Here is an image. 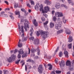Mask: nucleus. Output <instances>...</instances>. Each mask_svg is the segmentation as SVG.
Returning <instances> with one entry per match:
<instances>
[{"label":"nucleus","instance_id":"1","mask_svg":"<svg viewBox=\"0 0 74 74\" xmlns=\"http://www.w3.org/2000/svg\"><path fill=\"white\" fill-rule=\"evenodd\" d=\"M40 11H42V13L45 14L48 12V11H50V8L48 6H46L45 7V10H43V6L41 4L40 5Z\"/></svg>","mask_w":74,"mask_h":74},{"label":"nucleus","instance_id":"2","mask_svg":"<svg viewBox=\"0 0 74 74\" xmlns=\"http://www.w3.org/2000/svg\"><path fill=\"white\" fill-rule=\"evenodd\" d=\"M48 32L47 31H45L42 32L41 33V36L43 38V39H45V38H47L48 37Z\"/></svg>","mask_w":74,"mask_h":74},{"label":"nucleus","instance_id":"3","mask_svg":"<svg viewBox=\"0 0 74 74\" xmlns=\"http://www.w3.org/2000/svg\"><path fill=\"white\" fill-rule=\"evenodd\" d=\"M16 58V56L13 54L10 57H9L8 59H7V60L9 63L11 62L12 61V60H14Z\"/></svg>","mask_w":74,"mask_h":74},{"label":"nucleus","instance_id":"4","mask_svg":"<svg viewBox=\"0 0 74 74\" xmlns=\"http://www.w3.org/2000/svg\"><path fill=\"white\" fill-rule=\"evenodd\" d=\"M42 70H43L42 69V65L41 64L39 65L38 68V72H39V73H42Z\"/></svg>","mask_w":74,"mask_h":74},{"label":"nucleus","instance_id":"5","mask_svg":"<svg viewBox=\"0 0 74 74\" xmlns=\"http://www.w3.org/2000/svg\"><path fill=\"white\" fill-rule=\"evenodd\" d=\"M55 15L57 17H60L61 16H63V14H62V13L59 12H56Z\"/></svg>","mask_w":74,"mask_h":74},{"label":"nucleus","instance_id":"6","mask_svg":"<svg viewBox=\"0 0 74 74\" xmlns=\"http://www.w3.org/2000/svg\"><path fill=\"white\" fill-rule=\"evenodd\" d=\"M62 25L61 24H55V28L57 30H59L60 27H61Z\"/></svg>","mask_w":74,"mask_h":74},{"label":"nucleus","instance_id":"7","mask_svg":"<svg viewBox=\"0 0 74 74\" xmlns=\"http://www.w3.org/2000/svg\"><path fill=\"white\" fill-rule=\"evenodd\" d=\"M66 65L67 66H69V68L71 69V70L72 69V68H71V62L70 61L68 60L67 61L66 63Z\"/></svg>","mask_w":74,"mask_h":74},{"label":"nucleus","instance_id":"8","mask_svg":"<svg viewBox=\"0 0 74 74\" xmlns=\"http://www.w3.org/2000/svg\"><path fill=\"white\" fill-rule=\"evenodd\" d=\"M65 33L66 34H71V31L69 29H67L65 31Z\"/></svg>","mask_w":74,"mask_h":74},{"label":"nucleus","instance_id":"9","mask_svg":"<svg viewBox=\"0 0 74 74\" xmlns=\"http://www.w3.org/2000/svg\"><path fill=\"white\" fill-rule=\"evenodd\" d=\"M39 42H40L39 40L38 39L35 40L34 42V43L35 45L38 44H39Z\"/></svg>","mask_w":74,"mask_h":74},{"label":"nucleus","instance_id":"10","mask_svg":"<svg viewBox=\"0 0 74 74\" xmlns=\"http://www.w3.org/2000/svg\"><path fill=\"white\" fill-rule=\"evenodd\" d=\"M18 53L21 55H23V54L24 53V51L23 49H19L18 51Z\"/></svg>","mask_w":74,"mask_h":74},{"label":"nucleus","instance_id":"11","mask_svg":"<svg viewBox=\"0 0 74 74\" xmlns=\"http://www.w3.org/2000/svg\"><path fill=\"white\" fill-rule=\"evenodd\" d=\"M33 23L35 26H38V23L36 22V20L34 19L33 21Z\"/></svg>","mask_w":74,"mask_h":74},{"label":"nucleus","instance_id":"12","mask_svg":"<svg viewBox=\"0 0 74 74\" xmlns=\"http://www.w3.org/2000/svg\"><path fill=\"white\" fill-rule=\"evenodd\" d=\"M65 64H64V62L63 60H62L61 62L60 63V67H62V66H64Z\"/></svg>","mask_w":74,"mask_h":74},{"label":"nucleus","instance_id":"13","mask_svg":"<svg viewBox=\"0 0 74 74\" xmlns=\"http://www.w3.org/2000/svg\"><path fill=\"white\" fill-rule=\"evenodd\" d=\"M24 25H25V26L24 27V29L26 31V30H27V27L29 28V25L27 23H24Z\"/></svg>","mask_w":74,"mask_h":74},{"label":"nucleus","instance_id":"14","mask_svg":"<svg viewBox=\"0 0 74 74\" xmlns=\"http://www.w3.org/2000/svg\"><path fill=\"white\" fill-rule=\"evenodd\" d=\"M21 32L22 33H23V34L21 36V37H24V31L23 30V26H21Z\"/></svg>","mask_w":74,"mask_h":74},{"label":"nucleus","instance_id":"15","mask_svg":"<svg viewBox=\"0 0 74 74\" xmlns=\"http://www.w3.org/2000/svg\"><path fill=\"white\" fill-rule=\"evenodd\" d=\"M66 58H69V53L67 51H65L64 53Z\"/></svg>","mask_w":74,"mask_h":74},{"label":"nucleus","instance_id":"16","mask_svg":"<svg viewBox=\"0 0 74 74\" xmlns=\"http://www.w3.org/2000/svg\"><path fill=\"white\" fill-rule=\"evenodd\" d=\"M68 39L69 40L68 41L69 42H71L73 41V37H72V36H69Z\"/></svg>","mask_w":74,"mask_h":74},{"label":"nucleus","instance_id":"17","mask_svg":"<svg viewBox=\"0 0 74 74\" xmlns=\"http://www.w3.org/2000/svg\"><path fill=\"white\" fill-rule=\"evenodd\" d=\"M45 4H46L47 5H51V2L49 1L48 0L45 1Z\"/></svg>","mask_w":74,"mask_h":74},{"label":"nucleus","instance_id":"18","mask_svg":"<svg viewBox=\"0 0 74 74\" xmlns=\"http://www.w3.org/2000/svg\"><path fill=\"white\" fill-rule=\"evenodd\" d=\"M54 24L53 23H52V22H50V27L51 28H52V27H53L54 26Z\"/></svg>","mask_w":74,"mask_h":74},{"label":"nucleus","instance_id":"19","mask_svg":"<svg viewBox=\"0 0 74 74\" xmlns=\"http://www.w3.org/2000/svg\"><path fill=\"white\" fill-rule=\"evenodd\" d=\"M40 7V5H38L35 6V8L37 10V11H38V9H39V7Z\"/></svg>","mask_w":74,"mask_h":74},{"label":"nucleus","instance_id":"20","mask_svg":"<svg viewBox=\"0 0 74 74\" xmlns=\"http://www.w3.org/2000/svg\"><path fill=\"white\" fill-rule=\"evenodd\" d=\"M48 66H49V70H51L52 69V66L50 64H47Z\"/></svg>","mask_w":74,"mask_h":74},{"label":"nucleus","instance_id":"21","mask_svg":"<svg viewBox=\"0 0 74 74\" xmlns=\"http://www.w3.org/2000/svg\"><path fill=\"white\" fill-rule=\"evenodd\" d=\"M63 32V29H61V30H60L58 31L57 33L58 34H60V33H62V32Z\"/></svg>","mask_w":74,"mask_h":74},{"label":"nucleus","instance_id":"22","mask_svg":"<svg viewBox=\"0 0 74 74\" xmlns=\"http://www.w3.org/2000/svg\"><path fill=\"white\" fill-rule=\"evenodd\" d=\"M48 23V21H46L45 23H43L44 27H46Z\"/></svg>","mask_w":74,"mask_h":74},{"label":"nucleus","instance_id":"23","mask_svg":"<svg viewBox=\"0 0 74 74\" xmlns=\"http://www.w3.org/2000/svg\"><path fill=\"white\" fill-rule=\"evenodd\" d=\"M27 55V53H24L23 55L22 56V58H25V57H26V56Z\"/></svg>","mask_w":74,"mask_h":74},{"label":"nucleus","instance_id":"24","mask_svg":"<svg viewBox=\"0 0 74 74\" xmlns=\"http://www.w3.org/2000/svg\"><path fill=\"white\" fill-rule=\"evenodd\" d=\"M55 7L56 8L58 9V8H60V4H57L56 5Z\"/></svg>","mask_w":74,"mask_h":74},{"label":"nucleus","instance_id":"25","mask_svg":"<svg viewBox=\"0 0 74 74\" xmlns=\"http://www.w3.org/2000/svg\"><path fill=\"white\" fill-rule=\"evenodd\" d=\"M61 7H64L65 8V9H67V7L65 5L63 4H61Z\"/></svg>","mask_w":74,"mask_h":74},{"label":"nucleus","instance_id":"26","mask_svg":"<svg viewBox=\"0 0 74 74\" xmlns=\"http://www.w3.org/2000/svg\"><path fill=\"white\" fill-rule=\"evenodd\" d=\"M63 22L64 23H66V19H65V17H64L62 18Z\"/></svg>","mask_w":74,"mask_h":74},{"label":"nucleus","instance_id":"27","mask_svg":"<svg viewBox=\"0 0 74 74\" xmlns=\"http://www.w3.org/2000/svg\"><path fill=\"white\" fill-rule=\"evenodd\" d=\"M36 51V49H33L31 50L32 53H34V52H35Z\"/></svg>","mask_w":74,"mask_h":74},{"label":"nucleus","instance_id":"28","mask_svg":"<svg viewBox=\"0 0 74 74\" xmlns=\"http://www.w3.org/2000/svg\"><path fill=\"white\" fill-rule=\"evenodd\" d=\"M27 62H32V63H33V60L31 59H29L28 60H27Z\"/></svg>","mask_w":74,"mask_h":74},{"label":"nucleus","instance_id":"29","mask_svg":"<svg viewBox=\"0 0 74 74\" xmlns=\"http://www.w3.org/2000/svg\"><path fill=\"white\" fill-rule=\"evenodd\" d=\"M22 44L21 43L19 42H18V47H19L20 48H21L22 47Z\"/></svg>","mask_w":74,"mask_h":74},{"label":"nucleus","instance_id":"30","mask_svg":"<svg viewBox=\"0 0 74 74\" xmlns=\"http://www.w3.org/2000/svg\"><path fill=\"white\" fill-rule=\"evenodd\" d=\"M69 48V49H71L72 47V43H70L68 45Z\"/></svg>","mask_w":74,"mask_h":74},{"label":"nucleus","instance_id":"31","mask_svg":"<svg viewBox=\"0 0 74 74\" xmlns=\"http://www.w3.org/2000/svg\"><path fill=\"white\" fill-rule=\"evenodd\" d=\"M59 55L60 57H62V56L63 55V53L62 52V51H60L59 54Z\"/></svg>","mask_w":74,"mask_h":74},{"label":"nucleus","instance_id":"32","mask_svg":"<svg viewBox=\"0 0 74 74\" xmlns=\"http://www.w3.org/2000/svg\"><path fill=\"white\" fill-rule=\"evenodd\" d=\"M20 60H21L20 59H19V60H17L15 62V64H19V62H20Z\"/></svg>","mask_w":74,"mask_h":74},{"label":"nucleus","instance_id":"33","mask_svg":"<svg viewBox=\"0 0 74 74\" xmlns=\"http://www.w3.org/2000/svg\"><path fill=\"white\" fill-rule=\"evenodd\" d=\"M15 13L16 15H19L20 14V12L18 11H16Z\"/></svg>","mask_w":74,"mask_h":74},{"label":"nucleus","instance_id":"34","mask_svg":"<svg viewBox=\"0 0 74 74\" xmlns=\"http://www.w3.org/2000/svg\"><path fill=\"white\" fill-rule=\"evenodd\" d=\"M53 21L54 22L56 21V17L55 16H54L53 17Z\"/></svg>","mask_w":74,"mask_h":74},{"label":"nucleus","instance_id":"35","mask_svg":"<svg viewBox=\"0 0 74 74\" xmlns=\"http://www.w3.org/2000/svg\"><path fill=\"white\" fill-rule=\"evenodd\" d=\"M21 58V56L20 54H18V59H20Z\"/></svg>","mask_w":74,"mask_h":74},{"label":"nucleus","instance_id":"36","mask_svg":"<svg viewBox=\"0 0 74 74\" xmlns=\"http://www.w3.org/2000/svg\"><path fill=\"white\" fill-rule=\"evenodd\" d=\"M56 73H57V74H60V73H61V71H56Z\"/></svg>","mask_w":74,"mask_h":74},{"label":"nucleus","instance_id":"37","mask_svg":"<svg viewBox=\"0 0 74 74\" xmlns=\"http://www.w3.org/2000/svg\"><path fill=\"white\" fill-rule=\"evenodd\" d=\"M31 5H34V3L33 1H31Z\"/></svg>","mask_w":74,"mask_h":74},{"label":"nucleus","instance_id":"38","mask_svg":"<svg viewBox=\"0 0 74 74\" xmlns=\"http://www.w3.org/2000/svg\"><path fill=\"white\" fill-rule=\"evenodd\" d=\"M71 0H67L69 4H71V3L72 2V1H71Z\"/></svg>","mask_w":74,"mask_h":74},{"label":"nucleus","instance_id":"39","mask_svg":"<svg viewBox=\"0 0 74 74\" xmlns=\"http://www.w3.org/2000/svg\"><path fill=\"white\" fill-rule=\"evenodd\" d=\"M5 13V12H1V14L3 16V15H4L5 14H4Z\"/></svg>","mask_w":74,"mask_h":74},{"label":"nucleus","instance_id":"40","mask_svg":"<svg viewBox=\"0 0 74 74\" xmlns=\"http://www.w3.org/2000/svg\"><path fill=\"white\" fill-rule=\"evenodd\" d=\"M30 40H34V37L33 36H32L30 38Z\"/></svg>","mask_w":74,"mask_h":74},{"label":"nucleus","instance_id":"41","mask_svg":"<svg viewBox=\"0 0 74 74\" xmlns=\"http://www.w3.org/2000/svg\"><path fill=\"white\" fill-rule=\"evenodd\" d=\"M33 28H31L30 30V32L31 33H33Z\"/></svg>","mask_w":74,"mask_h":74},{"label":"nucleus","instance_id":"42","mask_svg":"<svg viewBox=\"0 0 74 74\" xmlns=\"http://www.w3.org/2000/svg\"><path fill=\"white\" fill-rule=\"evenodd\" d=\"M8 71H4V74H8Z\"/></svg>","mask_w":74,"mask_h":74},{"label":"nucleus","instance_id":"43","mask_svg":"<svg viewBox=\"0 0 74 74\" xmlns=\"http://www.w3.org/2000/svg\"><path fill=\"white\" fill-rule=\"evenodd\" d=\"M59 47H58L56 51H55V53L57 51H58V50H59Z\"/></svg>","mask_w":74,"mask_h":74},{"label":"nucleus","instance_id":"44","mask_svg":"<svg viewBox=\"0 0 74 74\" xmlns=\"http://www.w3.org/2000/svg\"><path fill=\"white\" fill-rule=\"evenodd\" d=\"M42 20V21L43 22L45 21V18L44 17H42L41 18Z\"/></svg>","mask_w":74,"mask_h":74},{"label":"nucleus","instance_id":"45","mask_svg":"<svg viewBox=\"0 0 74 74\" xmlns=\"http://www.w3.org/2000/svg\"><path fill=\"white\" fill-rule=\"evenodd\" d=\"M3 17H8V15L7 14H5L3 15Z\"/></svg>","mask_w":74,"mask_h":74},{"label":"nucleus","instance_id":"46","mask_svg":"<svg viewBox=\"0 0 74 74\" xmlns=\"http://www.w3.org/2000/svg\"><path fill=\"white\" fill-rule=\"evenodd\" d=\"M10 17L11 18V19H14V16H11V15H10Z\"/></svg>","mask_w":74,"mask_h":74},{"label":"nucleus","instance_id":"47","mask_svg":"<svg viewBox=\"0 0 74 74\" xmlns=\"http://www.w3.org/2000/svg\"><path fill=\"white\" fill-rule=\"evenodd\" d=\"M14 7L15 8H17L18 7V4H14Z\"/></svg>","mask_w":74,"mask_h":74},{"label":"nucleus","instance_id":"48","mask_svg":"<svg viewBox=\"0 0 74 74\" xmlns=\"http://www.w3.org/2000/svg\"><path fill=\"white\" fill-rule=\"evenodd\" d=\"M36 35L37 36H40V33H39V32L37 31Z\"/></svg>","mask_w":74,"mask_h":74},{"label":"nucleus","instance_id":"49","mask_svg":"<svg viewBox=\"0 0 74 74\" xmlns=\"http://www.w3.org/2000/svg\"><path fill=\"white\" fill-rule=\"evenodd\" d=\"M18 28L19 29V32H20V31L21 30V27L20 26L18 25Z\"/></svg>","mask_w":74,"mask_h":74},{"label":"nucleus","instance_id":"50","mask_svg":"<svg viewBox=\"0 0 74 74\" xmlns=\"http://www.w3.org/2000/svg\"><path fill=\"white\" fill-rule=\"evenodd\" d=\"M17 51H18V50H17V49H15L14 51V53H16L17 52Z\"/></svg>","mask_w":74,"mask_h":74},{"label":"nucleus","instance_id":"51","mask_svg":"<svg viewBox=\"0 0 74 74\" xmlns=\"http://www.w3.org/2000/svg\"><path fill=\"white\" fill-rule=\"evenodd\" d=\"M27 7H30V4L29 3H28L27 4Z\"/></svg>","mask_w":74,"mask_h":74},{"label":"nucleus","instance_id":"52","mask_svg":"<svg viewBox=\"0 0 74 74\" xmlns=\"http://www.w3.org/2000/svg\"><path fill=\"white\" fill-rule=\"evenodd\" d=\"M21 11H23V12H25V10L24 9H21Z\"/></svg>","mask_w":74,"mask_h":74},{"label":"nucleus","instance_id":"53","mask_svg":"<svg viewBox=\"0 0 74 74\" xmlns=\"http://www.w3.org/2000/svg\"><path fill=\"white\" fill-rule=\"evenodd\" d=\"M27 66L25 65V70L26 71H27Z\"/></svg>","mask_w":74,"mask_h":74},{"label":"nucleus","instance_id":"54","mask_svg":"<svg viewBox=\"0 0 74 74\" xmlns=\"http://www.w3.org/2000/svg\"><path fill=\"white\" fill-rule=\"evenodd\" d=\"M4 2L5 3H6V4L8 5V1H5Z\"/></svg>","mask_w":74,"mask_h":74},{"label":"nucleus","instance_id":"55","mask_svg":"<svg viewBox=\"0 0 74 74\" xmlns=\"http://www.w3.org/2000/svg\"><path fill=\"white\" fill-rule=\"evenodd\" d=\"M43 15L45 16L46 18H47V16H48V15H47V14H43Z\"/></svg>","mask_w":74,"mask_h":74},{"label":"nucleus","instance_id":"56","mask_svg":"<svg viewBox=\"0 0 74 74\" xmlns=\"http://www.w3.org/2000/svg\"><path fill=\"white\" fill-rule=\"evenodd\" d=\"M39 48H40L39 47H38V48H37L36 50H37L38 51H40V49H39Z\"/></svg>","mask_w":74,"mask_h":74},{"label":"nucleus","instance_id":"57","mask_svg":"<svg viewBox=\"0 0 74 74\" xmlns=\"http://www.w3.org/2000/svg\"><path fill=\"white\" fill-rule=\"evenodd\" d=\"M51 57L50 56H48L47 58V59H51Z\"/></svg>","mask_w":74,"mask_h":74},{"label":"nucleus","instance_id":"58","mask_svg":"<svg viewBox=\"0 0 74 74\" xmlns=\"http://www.w3.org/2000/svg\"><path fill=\"white\" fill-rule=\"evenodd\" d=\"M52 14H55V11L54 10H53L52 11Z\"/></svg>","mask_w":74,"mask_h":74},{"label":"nucleus","instance_id":"59","mask_svg":"<svg viewBox=\"0 0 74 74\" xmlns=\"http://www.w3.org/2000/svg\"><path fill=\"white\" fill-rule=\"evenodd\" d=\"M38 56H36L35 57V59H38Z\"/></svg>","mask_w":74,"mask_h":74},{"label":"nucleus","instance_id":"60","mask_svg":"<svg viewBox=\"0 0 74 74\" xmlns=\"http://www.w3.org/2000/svg\"><path fill=\"white\" fill-rule=\"evenodd\" d=\"M28 49H29V53H28V54H30V49H29V48H28Z\"/></svg>","mask_w":74,"mask_h":74},{"label":"nucleus","instance_id":"61","mask_svg":"<svg viewBox=\"0 0 74 74\" xmlns=\"http://www.w3.org/2000/svg\"><path fill=\"white\" fill-rule=\"evenodd\" d=\"M40 51H38V55H40Z\"/></svg>","mask_w":74,"mask_h":74},{"label":"nucleus","instance_id":"62","mask_svg":"<svg viewBox=\"0 0 74 74\" xmlns=\"http://www.w3.org/2000/svg\"><path fill=\"white\" fill-rule=\"evenodd\" d=\"M51 74H55V72L54 71H52L51 72Z\"/></svg>","mask_w":74,"mask_h":74},{"label":"nucleus","instance_id":"63","mask_svg":"<svg viewBox=\"0 0 74 74\" xmlns=\"http://www.w3.org/2000/svg\"><path fill=\"white\" fill-rule=\"evenodd\" d=\"M33 34V32H31V34H29V35L30 36H32V34Z\"/></svg>","mask_w":74,"mask_h":74},{"label":"nucleus","instance_id":"64","mask_svg":"<svg viewBox=\"0 0 74 74\" xmlns=\"http://www.w3.org/2000/svg\"><path fill=\"white\" fill-rule=\"evenodd\" d=\"M28 12H29V13H30L32 12V10H30V9H29L28 10Z\"/></svg>","mask_w":74,"mask_h":74}]
</instances>
